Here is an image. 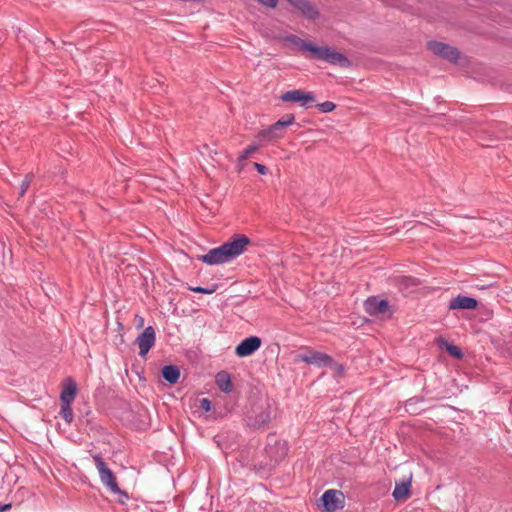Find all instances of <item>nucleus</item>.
Segmentation results:
<instances>
[{"instance_id": "f257e3e1", "label": "nucleus", "mask_w": 512, "mask_h": 512, "mask_svg": "<svg viewBox=\"0 0 512 512\" xmlns=\"http://www.w3.org/2000/svg\"><path fill=\"white\" fill-rule=\"evenodd\" d=\"M250 244L251 240L246 235L236 234L220 247L202 255L200 260L208 265L227 263L242 255Z\"/></svg>"}, {"instance_id": "f03ea898", "label": "nucleus", "mask_w": 512, "mask_h": 512, "mask_svg": "<svg viewBox=\"0 0 512 512\" xmlns=\"http://www.w3.org/2000/svg\"><path fill=\"white\" fill-rule=\"evenodd\" d=\"M285 40L296 45L300 50L308 52L310 57L314 59L322 60L332 65H338L342 68L350 66V61L344 54L329 46H316L315 44L306 42L295 35H290L286 37Z\"/></svg>"}, {"instance_id": "aec40b11", "label": "nucleus", "mask_w": 512, "mask_h": 512, "mask_svg": "<svg viewBox=\"0 0 512 512\" xmlns=\"http://www.w3.org/2000/svg\"><path fill=\"white\" fill-rule=\"evenodd\" d=\"M119 331L112 336V341L116 346L124 344V327L122 324L117 323Z\"/></svg>"}, {"instance_id": "a211bd4d", "label": "nucleus", "mask_w": 512, "mask_h": 512, "mask_svg": "<svg viewBox=\"0 0 512 512\" xmlns=\"http://www.w3.org/2000/svg\"><path fill=\"white\" fill-rule=\"evenodd\" d=\"M60 415L67 423H71L73 421L74 414L71 406L61 405Z\"/></svg>"}, {"instance_id": "412c9836", "label": "nucleus", "mask_w": 512, "mask_h": 512, "mask_svg": "<svg viewBox=\"0 0 512 512\" xmlns=\"http://www.w3.org/2000/svg\"><path fill=\"white\" fill-rule=\"evenodd\" d=\"M34 179V175L32 173H29L25 176L24 180L22 181L21 183V186H20V196H24V194L26 193V191L29 189L30 187V184L32 183Z\"/></svg>"}, {"instance_id": "4468645a", "label": "nucleus", "mask_w": 512, "mask_h": 512, "mask_svg": "<svg viewBox=\"0 0 512 512\" xmlns=\"http://www.w3.org/2000/svg\"><path fill=\"white\" fill-rule=\"evenodd\" d=\"M410 487H411V479L402 481L401 483H397L393 490V493H392L394 499L396 501L407 500L411 495Z\"/></svg>"}, {"instance_id": "5701e85b", "label": "nucleus", "mask_w": 512, "mask_h": 512, "mask_svg": "<svg viewBox=\"0 0 512 512\" xmlns=\"http://www.w3.org/2000/svg\"><path fill=\"white\" fill-rule=\"evenodd\" d=\"M317 107L323 113H328L333 111L336 108V105L331 101H326L321 104H318Z\"/></svg>"}, {"instance_id": "0eeeda50", "label": "nucleus", "mask_w": 512, "mask_h": 512, "mask_svg": "<svg viewBox=\"0 0 512 512\" xmlns=\"http://www.w3.org/2000/svg\"><path fill=\"white\" fill-rule=\"evenodd\" d=\"M321 502L326 511L334 512L343 507L344 495L341 491L330 489L324 492Z\"/></svg>"}, {"instance_id": "bb28decb", "label": "nucleus", "mask_w": 512, "mask_h": 512, "mask_svg": "<svg viewBox=\"0 0 512 512\" xmlns=\"http://www.w3.org/2000/svg\"><path fill=\"white\" fill-rule=\"evenodd\" d=\"M191 290L196 293H202V294H212L215 291L214 288L208 289V288H203V287H193V288H191Z\"/></svg>"}, {"instance_id": "423d86ee", "label": "nucleus", "mask_w": 512, "mask_h": 512, "mask_svg": "<svg viewBox=\"0 0 512 512\" xmlns=\"http://www.w3.org/2000/svg\"><path fill=\"white\" fill-rule=\"evenodd\" d=\"M365 311L371 316L391 317L392 310L386 300L370 297L364 302Z\"/></svg>"}, {"instance_id": "f3484780", "label": "nucleus", "mask_w": 512, "mask_h": 512, "mask_svg": "<svg viewBox=\"0 0 512 512\" xmlns=\"http://www.w3.org/2000/svg\"><path fill=\"white\" fill-rule=\"evenodd\" d=\"M256 140L258 141L259 147L261 145H264L266 143H271L274 141L267 129L260 131L256 136Z\"/></svg>"}, {"instance_id": "c756f323", "label": "nucleus", "mask_w": 512, "mask_h": 512, "mask_svg": "<svg viewBox=\"0 0 512 512\" xmlns=\"http://www.w3.org/2000/svg\"><path fill=\"white\" fill-rule=\"evenodd\" d=\"M274 125L283 132V129L285 127H288L290 126L286 121H283V120H278L276 123H274Z\"/></svg>"}, {"instance_id": "72a5a7b5", "label": "nucleus", "mask_w": 512, "mask_h": 512, "mask_svg": "<svg viewBox=\"0 0 512 512\" xmlns=\"http://www.w3.org/2000/svg\"><path fill=\"white\" fill-rule=\"evenodd\" d=\"M403 281L411 282L412 285H417V281L412 278H403Z\"/></svg>"}, {"instance_id": "c85d7f7f", "label": "nucleus", "mask_w": 512, "mask_h": 512, "mask_svg": "<svg viewBox=\"0 0 512 512\" xmlns=\"http://www.w3.org/2000/svg\"><path fill=\"white\" fill-rule=\"evenodd\" d=\"M253 165L260 174L265 175L267 173V168L264 165L257 162H255Z\"/></svg>"}, {"instance_id": "9b49d317", "label": "nucleus", "mask_w": 512, "mask_h": 512, "mask_svg": "<svg viewBox=\"0 0 512 512\" xmlns=\"http://www.w3.org/2000/svg\"><path fill=\"white\" fill-rule=\"evenodd\" d=\"M294 9L307 19L315 20L319 16L316 6L308 0H286Z\"/></svg>"}, {"instance_id": "9d476101", "label": "nucleus", "mask_w": 512, "mask_h": 512, "mask_svg": "<svg viewBox=\"0 0 512 512\" xmlns=\"http://www.w3.org/2000/svg\"><path fill=\"white\" fill-rule=\"evenodd\" d=\"M297 360L307 364H314L319 367L332 365V358L329 355L318 351H308L305 354H299L297 355Z\"/></svg>"}, {"instance_id": "393cba45", "label": "nucleus", "mask_w": 512, "mask_h": 512, "mask_svg": "<svg viewBox=\"0 0 512 512\" xmlns=\"http://www.w3.org/2000/svg\"><path fill=\"white\" fill-rule=\"evenodd\" d=\"M337 375H342L344 373V367L340 363H336L332 360V365H328Z\"/></svg>"}, {"instance_id": "473e14b6", "label": "nucleus", "mask_w": 512, "mask_h": 512, "mask_svg": "<svg viewBox=\"0 0 512 512\" xmlns=\"http://www.w3.org/2000/svg\"><path fill=\"white\" fill-rule=\"evenodd\" d=\"M135 323L137 327H142L144 324V319L138 315L135 316Z\"/></svg>"}, {"instance_id": "cd10ccee", "label": "nucleus", "mask_w": 512, "mask_h": 512, "mask_svg": "<svg viewBox=\"0 0 512 512\" xmlns=\"http://www.w3.org/2000/svg\"><path fill=\"white\" fill-rule=\"evenodd\" d=\"M200 407H201L204 411H206V412L210 411V410H211V402H210V400H209V399H207V398H203V399H201V401H200Z\"/></svg>"}, {"instance_id": "39448f33", "label": "nucleus", "mask_w": 512, "mask_h": 512, "mask_svg": "<svg viewBox=\"0 0 512 512\" xmlns=\"http://www.w3.org/2000/svg\"><path fill=\"white\" fill-rule=\"evenodd\" d=\"M283 102H296L300 106L309 108L315 103V96L312 92H306L300 89L289 90L281 95Z\"/></svg>"}, {"instance_id": "2f4dec72", "label": "nucleus", "mask_w": 512, "mask_h": 512, "mask_svg": "<svg viewBox=\"0 0 512 512\" xmlns=\"http://www.w3.org/2000/svg\"><path fill=\"white\" fill-rule=\"evenodd\" d=\"M281 120L286 121L289 125H292L295 121L293 114H286Z\"/></svg>"}, {"instance_id": "7ed1b4c3", "label": "nucleus", "mask_w": 512, "mask_h": 512, "mask_svg": "<svg viewBox=\"0 0 512 512\" xmlns=\"http://www.w3.org/2000/svg\"><path fill=\"white\" fill-rule=\"evenodd\" d=\"M94 460L100 475L101 482L106 485L111 490V492L126 496V494L119 489L115 476L107 467V464L99 456H95Z\"/></svg>"}, {"instance_id": "6e6552de", "label": "nucleus", "mask_w": 512, "mask_h": 512, "mask_svg": "<svg viewBox=\"0 0 512 512\" xmlns=\"http://www.w3.org/2000/svg\"><path fill=\"white\" fill-rule=\"evenodd\" d=\"M155 341V330L152 326H148L135 340L139 348V355L145 357L148 351L154 346Z\"/></svg>"}, {"instance_id": "b1692460", "label": "nucleus", "mask_w": 512, "mask_h": 512, "mask_svg": "<svg viewBox=\"0 0 512 512\" xmlns=\"http://www.w3.org/2000/svg\"><path fill=\"white\" fill-rule=\"evenodd\" d=\"M267 130L274 141L283 137V132L279 130L274 124L267 128Z\"/></svg>"}, {"instance_id": "6ab92c4d", "label": "nucleus", "mask_w": 512, "mask_h": 512, "mask_svg": "<svg viewBox=\"0 0 512 512\" xmlns=\"http://www.w3.org/2000/svg\"><path fill=\"white\" fill-rule=\"evenodd\" d=\"M259 149V145H250L248 146L242 153L241 155L239 156V159H238V165L241 164V162H244L251 154L255 153L256 151H258Z\"/></svg>"}, {"instance_id": "ddd939ff", "label": "nucleus", "mask_w": 512, "mask_h": 512, "mask_svg": "<svg viewBox=\"0 0 512 512\" xmlns=\"http://www.w3.org/2000/svg\"><path fill=\"white\" fill-rule=\"evenodd\" d=\"M477 307V300L472 297L458 296L450 301L449 309H468L472 310Z\"/></svg>"}, {"instance_id": "20e7f679", "label": "nucleus", "mask_w": 512, "mask_h": 512, "mask_svg": "<svg viewBox=\"0 0 512 512\" xmlns=\"http://www.w3.org/2000/svg\"><path fill=\"white\" fill-rule=\"evenodd\" d=\"M428 49L436 56L456 63L460 59V52L446 43L431 41L428 43Z\"/></svg>"}, {"instance_id": "a878e982", "label": "nucleus", "mask_w": 512, "mask_h": 512, "mask_svg": "<svg viewBox=\"0 0 512 512\" xmlns=\"http://www.w3.org/2000/svg\"><path fill=\"white\" fill-rule=\"evenodd\" d=\"M260 4L269 7V8H276L278 1L277 0H256Z\"/></svg>"}, {"instance_id": "4be33fe9", "label": "nucleus", "mask_w": 512, "mask_h": 512, "mask_svg": "<svg viewBox=\"0 0 512 512\" xmlns=\"http://www.w3.org/2000/svg\"><path fill=\"white\" fill-rule=\"evenodd\" d=\"M445 347H446V351L453 357L458 358V359L462 358L463 354H462L460 348H458L457 346L446 343Z\"/></svg>"}, {"instance_id": "dca6fc26", "label": "nucleus", "mask_w": 512, "mask_h": 512, "mask_svg": "<svg viewBox=\"0 0 512 512\" xmlns=\"http://www.w3.org/2000/svg\"><path fill=\"white\" fill-rule=\"evenodd\" d=\"M163 378L171 384H175L180 377V370L173 365L164 366L162 369Z\"/></svg>"}, {"instance_id": "1a4fd4ad", "label": "nucleus", "mask_w": 512, "mask_h": 512, "mask_svg": "<svg viewBox=\"0 0 512 512\" xmlns=\"http://www.w3.org/2000/svg\"><path fill=\"white\" fill-rule=\"evenodd\" d=\"M262 344V340L258 336H250L241 341L235 348V354L238 357H247L257 351Z\"/></svg>"}, {"instance_id": "f704fd0d", "label": "nucleus", "mask_w": 512, "mask_h": 512, "mask_svg": "<svg viewBox=\"0 0 512 512\" xmlns=\"http://www.w3.org/2000/svg\"><path fill=\"white\" fill-rule=\"evenodd\" d=\"M10 508H11V504H6V505H4L2 507L0 506V512L8 510Z\"/></svg>"}, {"instance_id": "f8f14e48", "label": "nucleus", "mask_w": 512, "mask_h": 512, "mask_svg": "<svg viewBox=\"0 0 512 512\" xmlns=\"http://www.w3.org/2000/svg\"><path fill=\"white\" fill-rule=\"evenodd\" d=\"M76 393V383L71 378L66 379L60 395L61 405L71 406L75 400Z\"/></svg>"}, {"instance_id": "7c9ffc66", "label": "nucleus", "mask_w": 512, "mask_h": 512, "mask_svg": "<svg viewBox=\"0 0 512 512\" xmlns=\"http://www.w3.org/2000/svg\"><path fill=\"white\" fill-rule=\"evenodd\" d=\"M269 421V415L267 413L261 415V419L256 422V425L262 426Z\"/></svg>"}, {"instance_id": "2eb2a0df", "label": "nucleus", "mask_w": 512, "mask_h": 512, "mask_svg": "<svg viewBox=\"0 0 512 512\" xmlns=\"http://www.w3.org/2000/svg\"><path fill=\"white\" fill-rule=\"evenodd\" d=\"M216 384L218 388L225 393H229L232 390L231 377L225 371H221L216 375Z\"/></svg>"}]
</instances>
